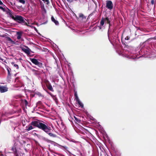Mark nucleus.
Listing matches in <instances>:
<instances>
[{"mask_svg": "<svg viewBox=\"0 0 156 156\" xmlns=\"http://www.w3.org/2000/svg\"><path fill=\"white\" fill-rule=\"evenodd\" d=\"M44 123L43 121L38 119L33 121L28 126H26V130L28 131H29L35 127H37L41 129L44 123Z\"/></svg>", "mask_w": 156, "mask_h": 156, "instance_id": "f257e3e1", "label": "nucleus"}, {"mask_svg": "<svg viewBox=\"0 0 156 156\" xmlns=\"http://www.w3.org/2000/svg\"><path fill=\"white\" fill-rule=\"evenodd\" d=\"M41 130L43 131L48 136L52 138H55L57 137L56 135L53 133V131L51 129V127L49 126L48 125H45L43 123Z\"/></svg>", "mask_w": 156, "mask_h": 156, "instance_id": "f03ea898", "label": "nucleus"}, {"mask_svg": "<svg viewBox=\"0 0 156 156\" xmlns=\"http://www.w3.org/2000/svg\"><path fill=\"white\" fill-rule=\"evenodd\" d=\"M9 17L11 18L12 19H13L14 20L16 21H18L20 23H21L24 24H27V23L25 22L24 20V18L20 16L15 15V16L14 17L12 15V12L10 13L9 12Z\"/></svg>", "mask_w": 156, "mask_h": 156, "instance_id": "7ed1b4c3", "label": "nucleus"}, {"mask_svg": "<svg viewBox=\"0 0 156 156\" xmlns=\"http://www.w3.org/2000/svg\"><path fill=\"white\" fill-rule=\"evenodd\" d=\"M110 21L108 17L105 18L102 17L100 22V26H103L105 23V25H108L109 26L108 29L110 28Z\"/></svg>", "mask_w": 156, "mask_h": 156, "instance_id": "20e7f679", "label": "nucleus"}, {"mask_svg": "<svg viewBox=\"0 0 156 156\" xmlns=\"http://www.w3.org/2000/svg\"><path fill=\"white\" fill-rule=\"evenodd\" d=\"M30 60L34 64L37 66L39 68L43 67V64L39 62L37 59L34 58H30Z\"/></svg>", "mask_w": 156, "mask_h": 156, "instance_id": "39448f33", "label": "nucleus"}, {"mask_svg": "<svg viewBox=\"0 0 156 156\" xmlns=\"http://www.w3.org/2000/svg\"><path fill=\"white\" fill-rule=\"evenodd\" d=\"M77 19L78 20L82 22H84L87 20L86 16L82 13L79 14V17H77Z\"/></svg>", "mask_w": 156, "mask_h": 156, "instance_id": "423d86ee", "label": "nucleus"}, {"mask_svg": "<svg viewBox=\"0 0 156 156\" xmlns=\"http://www.w3.org/2000/svg\"><path fill=\"white\" fill-rule=\"evenodd\" d=\"M106 8L110 10H111L113 9V5L112 1L110 0H107L106 1Z\"/></svg>", "mask_w": 156, "mask_h": 156, "instance_id": "0eeeda50", "label": "nucleus"}, {"mask_svg": "<svg viewBox=\"0 0 156 156\" xmlns=\"http://www.w3.org/2000/svg\"><path fill=\"white\" fill-rule=\"evenodd\" d=\"M19 78L18 77H16L15 80V87H21L23 86V83L19 80Z\"/></svg>", "mask_w": 156, "mask_h": 156, "instance_id": "6e6552de", "label": "nucleus"}, {"mask_svg": "<svg viewBox=\"0 0 156 156\" xmlns=\"http://www.w3.org/2000/svg\"><path fill=\"white\" fill-rule=\"evenodd\" d=\"M25 47L26 48H25L23 47H21V48L22 50L27 55H30V50L27 46H25Z\"/></svg>", "mask_w": 156, "mask_h": 156, "instance_id": "1a4fd4ad", "label": "nucleus"}, {"mask_svg": "<svg viewBox=\"0 0 156 156\" xmlns=\"http://www.w3.org/2000/svg\"><path fill=\"white\" fill-rule=\"evenodd\" d=\"M11 150L13 151L15 156H19L18 153V151H17L15 145V144H14V146L12 147Z\"/></svg>", "mask_w": 156, "mask_h": 156, "instance_id": "9d476101", "label": "nucleus"}, {"mask_svg": "<svg viewBox=\"0 0 156 156\" xmlns=\"http://www.w3.org/2000/svg\"><path fill=\"white\" fill-rule=\"evenodd\" d=\"M8 88L5 86H0V91L1 93H4L8 90Z\"/></svg>", "mask_w": 156, "mask_h": 156, "instance_id": "9b49d317", "label": "nucleus"}, {"mask_svg": "<svg viewBox=\"0 0 156 156\" xmlns=\"http://www.w3.org/2000/svg\"><path fill=\"white\" fill-rule=\"evenodd\" d=\"M0 9L2 10L3 12H5L9 16V12L10 13H12L11 11L8 9L7 8H6L7 10L5 9V8H4L2 7L1 6H0Z\"/></svg>", "mask_w": 156, "mask_h": 156, "instance_id": "f8f14e48", "label": "nucleus"}, {"mask_svg": "<svg viewBox=\"0 0 156 156\" xmlns=\"http://www.w3.org/2000/svg\"><path fill=\"white\" fill-rule=\"evenodd\" d=\"M22 34L23 32L21 31H17L16 32V34L17 35V39L19 40L21 39Z\"/></svg>", "mask_w": 156, "mask_h": 156, "instance_id": "ddd939ff", "label": "nucleus"}, {"mask_svg": "<svg viewBox=\"0 0 156 156\" xmlns=\"http://www.w3.org/2000/svg\"><path fill=\"white\" fill-rule=\"evenodd\" d=\"M46 87L47 88H48V89H49V90L51 91H54V90L53 89L51 85V84L49 83H48L46 85Z\"/></svg>", "mask_w": 156, "mask_h": 156, "instance_id": "4468645a", "label": "nucleus"}, {"mask_svg": "<svg viewBox=\"0 0 156 156\" xmlns=\"http://www.w3.org/2000/svg\"><path fill=\"white\" fill-rule=\"evenodd\" d=\"M7 34H6V37H5L6 38V40L7 41H9L10 43L12 44H15V42L13 41V40L9 37H8L7 36Z\"/></svg>", "mask_w": 156, "mask_h": 156, "instance_id": "2eb2a0df", "label": "nucleus"}, {"mask_svg": "<svg viewBox=\"0 0 156 156\" xmlns=\"http://www.w3.org/2000/svg\"><path fill=\"white\" fill-rule=\"evenodd\" d=\"M51 20L53 22L55 25H58L59 24V23L58 21L55 20L54 17L52 16L51 17Z\"/></svg>", "mask_w": 156, "mask_h": 156, "instance_id": "dca6fc26", "label": "nucleus"}, {"mask_svg": "<svg viewBox=\"0 0 156 156\" xmlns=\"http://www.w3.org/2000/svg\"><path fill=\"white\" fill-rule=\"evenodd\" d=\"M7 71L8 72L7 78L9 80H10V79H11V74L10 73L11 71H10L8 69V68H7Z\"/></svg>", "mask_w": 156, "mask_h": 156, "instance_id": "f3484780", "label": "nucleus"}, {"mask_svg": "<svg viewBox=\"0 0 156 156\" xmlns=\"http://www.w3.org/2000/svg\"><path fill=\"white\" fill-rule=\"evenodd\" d=\"M53 99L55 101V103L57 105H58V101L57 98L56 97V96L53 95L52 97Z\"/></svg>", "mask_w": 156, "mask_h": 156, "instance_id": "a211bd4d", "label": "nucleus"}, {"mask_svg": "<svg viewBox=\"0 0 156 156\" xmlns=\"http://www.w3.org/2000/svg\"><path fill=\"white\" fill-rule=\"evenodd\" d=\"M77 100V103L82 108H83V104L80 102L79 99Z\"/></svg>", "mask_w": 156, "mask_h": 156, "instance_id": "6ab92c4d", "label": "nucleus"}, {"mask_svg": "<svg viewBox=\"0 0 156 156\" xmlns=\"http://www.w3.org/2000/svg\"><path fill=\"white\" fill-rule=\"evenodd\" d=\"M80 4L84 5L87 2L86 0H79Z\"/></svg>", "mask_w": 156, "mask_h": 156, "instance_id": "aec40b11", "label": "nucleus"}, {"mask_svg": "<svg viewBox=\"0 0 156 156\" xmlns=\"http://www.w3.org/2000/svg\"><path fill=\"white\" fill-rule=\"evenodd\" d=\"M74 117V118H75V120L76 121V122H77L79 123H80L81 122V120H80V119L77 118H76V117Z\"/></svg>", "mask_w": 156, "mask_h": 156, "instance_id": "412c9836", "label": "nucleus"}, {"mask_svg": "<svg viewBox=\"0 0 156 156\" xmlns=\"http://www.w3.org/2000/svg\"><path fill=\"white\" fill-rule=\"evenodd\" d=\"M74 96L75 97V99H76V100L79 99V98H78V96H77V94L76 92H75H75Z\"/></svg>", "mask_w": 156, "mask_h": 156, "instance_id": "4be33fe9", "label": "nucleus"}, {"mask_svg": "<svg viewBox=\"0 0 156 156\" xmlns=\"http://www.w3.org/2000/svg\"><path fill=\"white\" fill-rule=\"evenodd\" d=\"M23 103L25 105L26 107H27L28 104V102L26 100H24L23 101Z\"/></svg>", "mask_w": 156, "mask_h": 156, "instance_id": "5701e85b", "label": "nucleus"}, {"mask_svg": "<svg viewBox=\"0 0 156 156\" xmlns=\"http://www.w3.org/2000/svg\"><path fill=\"white\" fill-rule=\"evenodd\" d=\"M19 1L20 3H21L23 4H24L25 3V2L24 0H19Z\"/></svg>", "mask_w": 156, "mask_h": 156, "instance_id": "b1692460", "label": "nucleus"}, {"mask_svg": "<svg viewBox=\"0 0 156 156\" xmlns=\"http://www.w3.org/2000/svg\"><path fill=\"white\" fill-rule=\"evenodd\" d=\"M42 0L43 1L45 2H46V4L47 5H48V4L49 3V0Z\"/></svg>", "mask_w": 156, "mask_h": 156, "instance_id": "393cba45", "label": "nucleus"}, {"mask_svg": "<svg viewBox=\"0 0 156 156\" xmlns=\"http://www.w3.org/2000/svg\"><path fill=\"white\" fill-rule=\"evenodd\" d=\"M43 140L47 142H49V141H50V140H49L46 138L45 137L43 138Z\"/></svg>", "mask_w": 156, "mask_h": 156, "instance_id": "a878e982", "label": "nucleus"}, {"mask_svg": "<svg viewBox=\"0 0 156 156\" xmlns=\"http://www.w3.org/2000/svg\"><path fill=\"white\" fill-rule=\"evenodd\" d=\"M0 36H1L2 37H6V34H2L0 33Z\"/></svg>", "mask_w": 156, "mask_h": 156, "instance_id": "bb28decb", "label": "nucleus"}, {"mask_svg": "<svg viewBox=\"0 0 156 156\" xmlns=\"http://www.w3.org/2000/svg\"><path fill=\"white\" fill-rule=\"evenodd\" d=\"M130 37L129 36H126L125 38V40H128L129 39Z\"/></svg>", "mask_w": 156, "mask_h": 156, "instance_id": "cd10ccee", "label": "nucleus"}, {"mask_svg": "<svg viewBox=\"0 0 156 156\" xmlns=\"http://www.w3.org/2000/svg\"><path fill=\"white\" fill-rule=\"evenodd\" d=\"M10 4L12 6H14V5H15V3H12V2H10Z\"/></svg>", "mask_w": 156, "mask_h": 156, "instance_id": "c85d7f7f", "label": "nucleus"}, {"mask_svg": "<svg viewBox=\"0 0 156 156\" xmlns=\"http://www.w3.org/2000/svg\"><path fill=\"white\" fill-rule=\"evenodd\" d=\"M14 67H16L17 69H18L19 68L18 65L17 64H14Z\"/></svg>", "mask_w": 156, "mask_h": 156, "instance_id": "c756f323", "label": "nucleus"}, {"mask_svg": "<svg viewBox=\"0 0 156 156\" xmlns=\"http://www.w3.org/2000/svg\"><path fill=\"white\" fill-rule=\"evenodd\" d=\"M46 91V92H47V93H48L50 95H51V96H52V97L53 96V95L51 93H50V92H49V91Z\"/></svg>", "mask_w": 156, "mask_h": 156, "instance_id": "7c9ffc66", "label": "nucleus"}, {"mask_svg": "<svg viewBox=\"0 0 156 156\" xmlns=\"http://www.w3.org/2000/svg\"><path fill=\"white\" fill-rule=\"evenodd\" d=\"M151 3L152 5H153L154 4V0H151Z\"/></svg>", "mask_w": 156, "mask_h": 156, "instance_id": "2f4dec72", "label": "nucleus"}, {"mask_svg": "<svg viewBox=\"0 0 156 156\" xmlns=\"http://www.w3.org/2000/svg\"><path fill=\"white\" fill-rule=\"evenodd\" d=\"M6 69L7 70V68H8V69L10 71H11V69L10 68H9L8 66H6Z\"/></svg>", "mask_w": 156, "mask_h": 156, "instance_id": "473e14b6", "label": "nucleus"}, {"mask_svg": "<svg viewBox=\"0 0 156 156\" xmlns=\"http://www.w3.org/2000/svg\"><path fill=\"white\" fill-rule=\"evenodd\" d=\"M8 114V113L7 112H5V113L4 114H3L2 115V116L3 115H7Z\"/></svg>", "mask_w": 156, "mask_h": 156, "instance_id": "72a5a7b5", "label": "nucleus"}, {"mask_svg": "<svg viewBox=\"0 0 156 156\" xmlns=\"http://www.w3.org/2000/svg\"><path fill=\"white\" fill-rule=\"evenodd\" d=\"M0 5H3V3L0 0Z\"/></svg>", "mask_w": 156, "mask_h": 156, "instance_id": "f704fd0d", "label": "nucleus"}, {"mask_svg": "<svg viewBox=\"0 0 156 156\" xmlns=\"http://www.w3.org/2000/svg\"><path fill=\"white\" fill-rule=\"evenodd\" d=\"M43 9H44V12L45 13H46V11L45 9L44 8V7H43Z\"/></svg>", "mask_w": 156, "mask_h": 156, "instance_id": "c9c22d12", "label": "nucleus"}, {"mask_svg": "<svg viewBox=\"0 0 156 156\" xmlns=\"http://www.w3.org/2000/svg\"><path fill=\"white\" fill-rule=\"evenodd\" d=\"M68 2H71L72 1V0H66Z\"/></svg>", "mask_w": 156, "mask_h": 156, "instance_id": "e433bc0d", "label": "nucleus"}, {"mask_svg": "<svg viewBox=\"0 0 156 156\" xmlns=\"http://www.w3.org/2000/svg\"><path fill=\"white\" fill-rule=\"evenodd\" d=\"M0 60H1V61H2V62H3V60H4V59H3V58H0Z\"/></svg>", "mask_w": 156, "mask_h": 156, "instance_id": "4c0bfd02", "label": "nucleus"}, {"mask_svg": "<svg viewBox=\"0 0 156 156\" xmlns=\"http://www.w3.org/2000/svg\"><path fill=\"white\" fill-rule=\"evenodd\" d=\"M0 60H1V61H2V62H3V60H4V59H3V58H0Z\"/></svg>", "mask_w": 156, "mask_h": 156, "instance_id": "58836bf2", "label": "nucleus"}, {"mask_svg": "<svg viewBox=\"0 0 156 156\" xmlns=\"http://www.w3.org/2000/svg\"><path fill=\"white\" fill-rule=\"evenodd\" d=\"M14 62H11V64H12V65H13V64H14Z\"/></svg>", "mask_w": 156, "mask_h": 156, "instance_id": "ea45409f", "label": "nucleus"}, {"mask_svg": "<svg viewBox=\"0 0 156 156\" xmlns=\"http://www.w3.org/2000/svg\"><path fill=\"white\" fill-rule=\"evenodd\" d=\"M0 156H4L2 154H0Z\"/></svg>", "mask_w": 156, "mask_h": 156, "instance_id": "a19ab883", "label": "nucleus"}, {"mask_svg": "<svg viewBox=\"0 0 156 156\" xmlns=\"http://www.w3.org/2000/svg\"><path fill=\"white\" fill-rule=\"evenodd\" d=\"M34 29H35V30L37 29L35 27H34Z\"/></svg>", "mask_w": 156, "mask_h": 156, "instance_id": "79ce46f5", "label": "nucleus"}, {"mask_svg": "<svg viewBox=\"0 0 156 156\" xmlns=\"http://www.w3.org/2000/svg\"><path fill=\"white\" fill-rule=\"evenodd\" d=\"M30 27H31V28H33V26H31Z\"/></svg>", "mask_w": 156, "mask_h": 156, "instance_id": "37998d69", "label": "nucleus"}, {"mask_svg": "<svg viewBox=\"0 0 156 156\" xmlns=\"http://www.w3.org/2000/svg\"><path fill=\"white\" fill-rule=\"evenodd\" d=\"M35 30L38 33L37 30Z\"/></svg>", "mask_w": 156, "mask_h": 156, "instance_id": "c03bdc74", "label": "nucleus"}, {"mask_svg": "<svg viewBox=\"0 0 156 156\" xmlns=\"http://www.w3.org/2000/svg\"><path fill=\"white\" fill-rule=\"evenodd\" d=\"M109 31H110V30H108V32H109Z\"/></svg>", "mask_w": 156, "mask_h": 156, "instance_id": "a18cd8bd", "label": "nucleus"}, {"mask_svg": "<svg viewBox=\"0 0 156 156\" xmlns=\"http://www.w3.org/2000/svg\"><path fill=\"white\" fill-rule=\"evenodd\" d=\"M12 29L14 30V29H16L15 28H12Z\"/></svg>", "mask_w": 156, "mask_h": 156, "instance_id": "49530a36", "label": "nucleus"}, {"mask_svg": "<svg viewBox=\"0 0 156 156\" xmlns=\"http://www.w3.org/2000/svg\"><path fill=\"white\" fill-rule=\"evenodd\" d=\"M75 1H78V0H74Z\"/></svg>", "mask_w": 156, "mask_h": 156, "instance_id": "de8ad7c7", "label": "nucleus"}, {"mask_svg": "<svg viewBox=\"0 0 156 156\" xmlns=\"http://www.w3.org/2000/svg\"><path fill=\"white\" fill-rule=\"evenodd\" d=\"M122 43L123 44V41H122Z\"/></svg>", "mask_w": 156, "mask_h": 156, "instance_id": "09e8293b", "label": "nucleus"}, {"mask_svg": "<svg viewBox=\"0 0 156 156\" xmlns=\"http://www.w3.org/2000/svg\"><path fill=\"white\" fill-rule=\"evenodd\" d=\"M124 44L126 45V44L125 43H124Z\"/></svg>", "mask_w": 156, "mask_h": 156, "instance_id": "8fccbe9b", "label": "nucleus"}]
</instances>
